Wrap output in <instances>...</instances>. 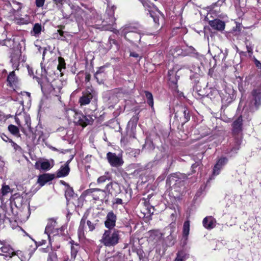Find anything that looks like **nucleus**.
I'll list each match as a JSON object with an SVG mask.
<instances>
[{"mask_svg":"<svg viewBox=\"0 0 261 261\" xmlns=\"http://www.w3.org/2000/svg\"><path fill=\"white\" fill-rule=\"evenodd\" d=\"M26 122H27V124L28 126V127H29V126H30V124H28V121H26Z\"/></svg>","mask_w":261,"mask_h":261,"instance_id":"obj_62","label":"nucleus"},{"mask_svg":"<svg viewBox=\"0 0 261 261\" xmlns=\"http://www.w3.org/2000/svg\"><path fill=\"white\" fill-rule=\"evenodd\" d=\"M59 64L58 65L57 68L59 70L61 71L62 68L65 69L66 63L64 59L62 57H59L58 58Z\"/></svg>","mask_w":261,"mask_h":261,"instance_id":"obj_32","label":"nucleus"},{"mask_svg":"<svg viewBox=\"0 0 261 261\" xmlns=\"http://www.w3.org/2000/svg\"><path fill=\"white\" fill-rule=\"evenodd\" d=\"M144 147L149 149H153L154 148L152 142L149 140L145 141Z\"/></svg>","mask_w":261,"mask_h":261,"instance_id":"obj_36","label":"nucleus"},{"mask_svg":"<svg viewBox=\"0 0 261 261\" xmlns=\"http://www.w3.org/2000/svg\"><path fill=\"white\" fill-rule=\"evenodd\" d=\"M208 23L213 29L219 31H222L225 29V22L219 19H215L213 20H211L209 21Z\"/></svg>","mask_w":261,"mask_h":261,"instance_id":"obj_12","label":"nucleus"},{"mask_svg":"<svg viewBox=\"0 0 261 261\" xmlns=\"http://www.w3.org/2000/svg\"><path fill=\"white\" fill-rule=\"evenodd\" d=\"M216 221L212 216L206 217L202 221L203 226L207 229L214 228L216 226Z\"/></svg>","mask_w":261,"mask_h":261,"instance_id":"obj_14","label":"nucleus"},{"mask_svg":"<svg viewBox=\"0 0 261 261\" xmlns=\"http://www.w3.org/2000/svg\"><path fill=\"white\" fill-rule=\"evenodd\" d=\"M254 64L258 68H261L260 62L256 59H254Z\"/></svg>","mask_w":261,"mask_h":261,"instance_id":"obj_44","label":"nucleus"},{"mask_svg":"<svg viewBox=\"0 0 261 261\" xmlns=\"http://www.w3.org/2000/svg\"><path fill=\"white\" fill-rule=\"evenodd\" d=\"M10 142L12 143V146L14 147L15 149H16V147H18V145L14 142L12 140H10Z\"/></svg>","mask_w":261,"mask_h":261,"instance_id":"obj_50","label":"nucleus"},{"mask_svg":"<svg viewBox=\"0 0 261 261\" xmlns=\"http://www.w3.org/2000/svg\"><path fill=\"white\" fill-rule=\"evenodd\" d=\"M88 214H85L80 221V226L78 229V234L80 237H83L84 235V226L86 222L90 231H93L97 226L98 220H94L93 221L87 220Z\"/></svg>","mask_w":261,"mask_h":261,"instance_id":"obj_4","label":"nucleus"},{"mask_svg":"<svg viewBox=\"0 0 261 261\" xmlns=\"http://www.w3.org/2000/svg\"><path fill=\"white\" fill-rule=\"evenodd\" d=\"M56 226V222L54 220H49L45 230V232L47 234L48 238L50 237L51 234H54L56 232L55 228Z\"/></svg>","mask_w":261,"mask_h":261,"instance_id":"obj_17","label":"nucleus"},{"mask_svg":"<svg viewBox=\"0 0 261 261\" xmlns=\"http://www.w3.org/2000/svg\"><path fill=\"white\" fill-rule=\"evenodd\" d=\"M1 137L5 142H8V141L10 142V140H11L6 135H5L4 134H2L1 135Z\"/></svg>","mask_w":261,"mask_h":261,"instance_id":"obj_42","label":"nucleus"},{"mask_svg":"<svg viewBox=\"0 0 261 261\" xmlns=\"http://www.w3.org/2000/svg\"><path fill=\"white\" fill-rule=\"evenodd\" d=\"M113 183L110 182L107 185L105 190L98 188L89 189L84 191V194L86 196H91L94 200L108 202L110 194V188H112Z\"/></svg>","mask_w":261,"mask_h":261,"instance_id":"obj_1","label":"nucleus"},{"mask_svg":"<svg viewBox=\"0 0 261 261\" xmlns=\"http://www.w3.org/2000/svg\"><path fill=\"white\" fill-rule=\"evenodd\" d=\"M246 45L248 53L250 54H252L253 50L252 45H251L250 44H248L247 41L246 42Z\"/></svg>","mask_w":261,"mask_h":261,"instance_id":"obj_41","label":"nucleus"},{"mask_svg":"<svg viewBox=\"0 0 261 261\" xmlns=\"http://www.w3.org/2000/svg\"><path fill=\"white\" fill-rule=\"evenodd\" d=\"M58 32L61 36H62L63 35L64 32L62 31L58 30Z\"/></svg>","mask_w":261,"mask_h":261,"instance_id":"obj_55","label":"nucleus"},{"mask_svg":"<svg viewBox=\"0 0 261 261\" xmlns=\"http://www.w3.org/2000/svg\"><path fill=\"white\" fill-rule=\"evenodd\" d=\"M187 258L186 253L184 251H180L176 254V257L174 261H185Z\"/></svg>","mask_w":261,"mask_h":261,"instance_id":"obj_26","label":"nucleus"},{"mask_svg":"<svg viewBox=\"0 0 261 261\" xmlns=\"http://www.w3.org/2000/svg\"><path fill=\"white\" fill-rule=\"evenodd\" d=\"M3 30H4V32L1 35L2 36L1 38L3 39V41L4 42L3 44L7 45V41L10 42L11 41H12V38H10V37H7V32L6 31L5 28H4Z\"/></svg>","mask_w":261,"mask_h":261,"instance_id":"obj_30","label":"nucleus"},{"mask_svg":"<svg viewBox=\"0 0 261 261\" xmlns=\"http://www.w3.org/2000/svg\"><path fill=\"white\" fill-rule=\"evenodd\" d=\"M130 56L131 57H135V58H139V59H140V57L139 56V54L135 53V52H132V53H130Z\"/></svg>","mask_w":261,"mask_h":261,"instance_id":"obj_45","label":"nucleus"},{"mask_svg":"<svg viewBox=\"0 0 261 261\" xmlns=\"http://www.w3.org/2000/svg\"><path fill=\"white\" fill-rule=\"evenodd\" d=\"M73 191L72 189H68L66 191V193H65V196L66 197V199H67V204H69V200H68V198L67 197L68 196H71L73 195Z\"/></svg>","mask_w":261,"mask_h":261,"instance_id":"obj_38","label":"nucleus"},{"mask_svg":"<svg viewBox=\"0 0 261 261\" xmlns=\"http://www.w3.org/2000/svg\"><path fill=\"white\" fill-rule=\"evenodd\" d=\"M198 165L197 164H194L192 165L191 167L192 168V172H194L195 170L194 169L197 168L198 167Z\"/></svg>","mask_w":261,"mask_h":261,"instance_id":"obj_51","label":"nucleus"},{"mask_svg":"<svg viewBox=\"0 0 261 261\" xmlns=\"http://www.w3.org/2000/svg\"><path fill=\"white\" fill-rule=\"evenodd\" d=\"M138 120V116H134L128 122V126L131 127L132 130H134L136 127Z\"/></svg>","mask_w":261,"mask_h":261,"instance_id":"obj_25","label":"nucleus"},{"mask_svg":"<svg viewBox=\"0 0 261 261\" xmlns=\"http://www.w3.org/2000/svg\"><path fill=\"white\" fill-rule=\"evenodd\" d=\"M80 249V246L78 244L72 243L71 242V257L70 258V261H74L77 253Z\"/></svg>","mask_w":261,"mask_h":261,"instance_id":"obj_20","label":"nucleus"},{"mask_svg":"<svg viewBox=\"0 0 261 261\" xmlns=\"http://www.w3.org/2000/svg\"><path fill=\"white\" fill-rule=\"evenodd\" d=\"M241 143V140L239 138L236 139V146L232 148L231 151H236L239 149V145Z\"/></svg>","mask_w":261,"mask_h":261,"instance_id":"obj_39","label":"nucleus"},{"mask_svg":"<svg viewBox=\"0 0 261 261\" xmlns=\"http://www.w3.org/2000/svg\"><path fill=\"white\" fill-rule=\"evenodd\" d=\"M117 216L113 211L109 212L106 217L105 225L109 229H112L116 225Z\"/></svg>","mask_w":261,"mask_h":261,"instance_id":"obj_10","label":"nucleus"},{"mask_svg":"<svg viewBox=\"0 0 261 261\" xmlns=\"http://www.w3.org/2000/svg\"><path fill=\"white\" fill-rule=\"evenodd\" d=\"M8 129L11 134L15 136H17L19 133L18 128L16 126L12 124L9 125Z\"/></svg>","mask_w":261,"mask_h":261,"instance_id":"obj_31","label":"nucleus"},{"mask_svg":"<svg viewBox=\"0 0 261 261\" xmlns=\"http://www.w3.org/2000/svg\"><path fill=\"white\" fill-rule=\"evenodd\" d=\"M64 0H54V2L57 4H62Z\"/></svg>","mask_w":261,"mask_h":261,"instance_id":"obj_49","label":"nucleus"},{"mask_svg":"<svg viewBox=\"0 0 261 261\" xmlns=\"http://www.w3.org/2000/svg\"><path fill=\"white\" fill-rule=\"evenodd\" d=\"M142 4H143V5L144 7L145 8V10L149 12L150 17L154 18L153 13L152 11L151 10V8H152V7H153V6L151 4H149L145 1H142Z\"/></svg>","mask_w":261,"mask_h":261,"instance_id":"obj_27","label":"nucleus"},{"mask_svg":"<svg viewBox=\"0 0 261 261\" xmlns=\"http://www.w3.org/2000/svg\"><path fill=\"white\" fill-rule=\"evenodd\" d=\"M33 32L35 36L38 35L41 31V25L39 23H35L33 27Z\"/></svg>","mask_w":261,"mask_h":261,"instance_id":"obj_33","label":"nucleus"},{"mask_svg":"<svg viewBox=\"0 0 261 261\" xmlns=\"http://www.w3.org/2000/svg\"><path fill=\"white\" fill-rule=\"evenodd\" d=\"M189 230H190V221L189 220L186 221L183 225V237L186 238V239H187V237L189 233Z\"/></svg>","mask_w":261,"mask_h":261,"instance_id":"obj_24","label":"nucleus"},{"mask_svg":"<svg viewBox=\"0 0 261 261\" xmlns=\"http://www.w3.org/2000/svg\"><path fill=\"white\" fill-rule=\"evenodd\" d=\"M179 110L177 112L175 113V116L179 117L180 115L183 116L182 118L180 117V119L182 118L184 123L188 122L190 119V115L189 114V111L188 110L187 108L184 106H180L178 107Z\"/></svg>","mask_w":261,"mask_h":261,"instance_id":"obj_11","label":"nucleus"},{"mask_svg":"<svg viewBox=\"0 0 261 261\" xmlns=\"http://www.w3.org/2000/svg\"><path fill=\"white\" fill-rule=\"evenodd\" d=\"M10 187L9 186H4L2 187V193L3 195H5L10 192Z\"/></svg>","mask_w":261,"mask_h":261,"instance_id":"obj_37","label":"nucleus"},{"mask_svg":"<svg viewBox=\"0 0 261 261\" xmlns=\"http://www.w3.org/2000/svg\"><path fill=\"white\" fill-rule=\"evenodd\" d=\"M111 175L109 172H106L103 175H102L98 177L97 179V183L100 184L105 182L107 180H111Z\"/></svg>","mask_w":261,"mask_h":261,"instance_id":"obj_23","label":"nucleus"},{"mask_svg":"<svg viewBox=\"0 0 261 261\" xmlns=\"http://www.w3.org/2000/svg\"><path fill=\"white\" fill-rule=\"evenodd\" d=\"M53 177L49 174H44L39 176L38 182L41 186H44L47 182L52 180Z\"/></svg>","mask_w":261,"mask_h":261,"instance_id":"obj_21","label":"nucleus"},{"mask_svg":"<svg viewBox=\"0 0 261 261\" xmlns=\"http://www.w3.org/2000/svg\"><path fill=\"white\" fill-rule=\"evenodd\" d=\"M21 56L20 49H14L11 55V62L13 69H18L20 63V59Z\"/></svg>","mask_w":261,"mask_h":261,"instance_id":"obj_9","label":"nucleus"},{"mask_svg":"<svg viewBox=\"0 0 261 261\" xmlns=\"http://www.w3.org/2000/svg\"><path fill=\"white\" fill-rule=\"evenodd\" d=\"M145 96L147 99L148 104L151 107H153V99L152 94L148 91H145Z\"/></svg>","mask_w":261,"mask_h":261,"instance_id":"obj_29","label":"nucleus"},{"mask_svg":"<svg viewBox=\"0 0 261 261\" xmlns=\"http://www.w3.org/2000/svg\"><path fill=\"white\" fill-rule=\"evenodd\" d=\"M130 33V31L128 30V29H125L123 30V33L124 34V35H125V37L126 38V35L127 34H128V33Z\"/></svg>","mask_w":261,"mask_h":261,"instance_id":"obj_47","label":"nucleus"},{"mask_svg":"<svg viewBox=\"0 0 261 261\" xmlns=\"http://www.w3.org/2000/svg\"><path fill=\"white\" fill-rule=\"evenodd\" d=\"M45 0H35L36 5L37 7H42L44 4Z\"/></svg>","mask_w":261,"mask_h":261,"instance_id":"obj_40","label":"nucleus"},{"mask_svg":"<svg viewBox=\"0 0 261 261\" xmlns=\"http://www.w3.org/2000/svg\"><path fill=\"white\" fill-rule=\"evenodd\" d=\"M90 79V74H87L85 77V81L89 82Z\"/></svg>","mask_w":261,"mask_h":261,"instance_id":"obj_52","label":"nucleus"},{"mask_svg":"<svg viewBox=\"0 0 261 261\" xmlns=\"http://www.w3.org/2000/svg\"><path fill=\"white\" fill-rule=\"evenodd\" d=\"M41 89L52 96H59L62 89L61 83L60 81H54L51 83L47 82L46 83L40 84Z\"/></svg>","mask_w":261,"mask_h":261,"instance_id":"obj_3","label":"nucleus"},{"mask_svg":"<svg viewBox=\"0 0 261 261\" xmlns=\"http://www.w3.org/2000/svg\"><path fill=\"white\" fill-rule=\"evenodd\" d=\"M44 74H45V73L47 74V72L46 71L45 69H44Z\"/></svg>","mask_w":261,"mask_h":261,"instance_id":"obj_61","label":"nucleus"},{"mask_svg":"<svg viewBox=\"0 0 261 261\" xmlns=\"http://www.w3.org/2000/svg\"><path fill=\"white\" fill-rule=\"evenodd\" d=\"M104 67H100L94 74V77L96 79L97 81L99 83L101 82L99 81V75L103 72Z\"/></svg>","mask_w":261,"mask_h":261,"instance_id":"obj_35","label":"nucleus"},{"mask_svg":"<svg viewBox=\"0 0 261 261\" xmlns=\"http://www.w3.org/2000/svg\"><path fill=\"white\" fill-rule=\"evenodd\" d=\"M114 204H122V200L120 198H117L115 199Z\"/></svg>","mask_w":261,"mask_h":261,"instance_id":"obj_43","label":"nucleus"},{"mask_svg":"<svg viewBox=\"0 0 261 261\" xmlns=\"http://www.w3.org/2000/svg\"><path fill=\"white\" fill-rule=\"evenodd\" d=\"M206 96L209 97V96H210V94H207L206 95Z\"/></svg>","mask_w":261,"mask_h":261,"instance_id":"obj_64","label":"nucleus"},{"mask_svg":"<svg viewBox=\"0 0 261 261\" xmlns=\"http://www.w3.org/2000/svg\"><path fill=\"white\" fill-rule=\"evenodd\" d=\"M6 6V8H7L8 10H9V11H10L12 10V8H11V5H10V3H8V4H6V6Z\"/></svg>","mask_w":261,"mask_h":261,"instance_id":"obj_48","label":"nucleus"},{"mask_svg":"<svg viewBox=\"0 0 261 261\" xmlns=\"http://www.w3.org/2000/svg\"><path fill=\"white\" fill-rule=\"evenodd\" d=\"M0 250L2 252L7 253L6 255L12 256L17 254L18 255V252H15L13 249L9 245L3 244L0 241Z\"/></svg>","mask_w":261,"mask_h":261,"instance_id":"obj_16","label":"nucleus"},{"mask_svg":"<svg viewBox=\"0 0 261 261\" xmlns=\"http://www.w3.org/2000/svg\"><path fill=\"white\" fill-rule=\"evenodd\" d=\"M187 178V176L186 175L180 173H176L169 176L166 180V182L170 185H175L181 181H184Z\"/></svg>","mask_w":261,"mask_h":261,"instance_id":"obj_7","label":"nucleus"},{"mask_svg":"<svg viewBox=\"0 0 261 261\" xmlns=\"http://www.w3.org/2000/svg\"><path fill=\"white\" fill-rule=\"evenodd\" d=\"M93 98V95L89 91L83 93V95L80 98L79 103L81 106H85L89 104Z\"/></svg>","mask_w":261,"mask_h":261,"instance_id":"obj_15","label":"nucleus"},{"mask_svg":"<svg viewBox=\"0 0 261 261\" xmlns=\"http://www.w3.org/2000/svg\"><path fill=\"white\" fill-rule=\"evenodd\" d=\"M73 158H74V155H73V154L71 155L70 160H71L72 161V160L73 159Z\"/></svg>","mask_w":261,"mask_h":261,"instance_id":"obj_58","label":"nucleus"},{"mask_svg":"<svg viewBox=\"0 0 261 261\" xmlns=\"http://www.w3.org/2000/svg\"><path fill=\"white\" fill-rule=\"evenodd\" d=\"M47 261H57V254L54 252H51L48 254Z\"/></svg>","mask_w":261,"mask_h":261,"instance_id":"obj_34","label":"nucleus"},{"mask_svg":"<svg viewBox=\"0 0 261 261\" xmlns=\"http://www.w3.org/2000/svg\"><path fill=\"white\" fill-rule=\"evenodd\" d=\"M228 160L226 158H220L216 165L214 166L213 169V174L214 175H218L222 167L227 163Z\"/></svg>","mask_w":261,"mask_h":261,"instance_id":"obj_13","label":"nucleus"},{"mask_svg":"<svg viewBox=\"0 0 261 261\" xmlns=\"http://www.w3.org/2000/svg\"><path fill=\"white\" fill-rule=\"evenodd\" d=\"M86 158L88 159L89 158V156H88V155H87V156L86 157Z\"/></svg>","mask_w":261,"mask_h":261,"instance_id":"obj_63","label":"nucleus"},{"mask_svg":"<svg viewBox=\"0 0 261 261\" xmlns=\"http://www.w3.org/2000/svg\"><path fill=\"white\" fill-rule=\"evenodd\" d=\"M110 11L109 14L111 16H113L114 14V7H112L110 10H107V12Z\"/></svg>","mask_w":261,"mask_h":261,"instance_id":"obj_46","label":"nucleus"},{"mask_svg":"<svg viewBox=\"0 0 261 261\" xmlns=\"http://www.w3.org/2000/svg\"><path fill=\"white\" fill-rule=\"evenodd\" d=\"M168 77L171 86L173 89H176L177 88V82L179 76L175 74L174 70H170L168 71Z\"/></svg>","mask_w":261,"mask_h":261,"instance_id":"obj_18","label":"nucleus"},{"mask_svg":"<svg viewBox=\"0 0 261 261\" xmlns=\"http://www.w3.org/2000/svg\"><path fill=\"white\" fill-rule=\"evenodd\" d=\"M107 158L108 162L111 166L119 167L123 165V161L121 156H118L115 153L109 152L107 154Z\"/></svg>","mask_w":261,"mask_h":261,"instance_id":"obj_6","label":"nucleus"},{"mask_svg":"<svg viewBox=\"0 0 261 261\" xmlns=\"http://www.w3.org/2000/svg\"><path fill=\"white\" fill-rule=\"evenodd\" d=\"M70 171L69 167L67 166L62 165L57 172V176L59 177H65L68 175Z\"/></svg>","mask_w":261,"mask_h":261,"instance_id":"obj_22","label":"nucleus"},{"mask_svg":"<svg viewBox=\"0 0 261 261\" xmlns=\"http://www.w3.org/2000/svg\"><path fill=\"white\" fill-rule=\"evenodd\" d=\"M242 118L239 116L233 123V132L234 134H239L242 131Z\"/></svg>","mask_w":261,"mask_h":261,"instance_id":"obj_19","label":"nucleus"},{"mask_svg":"<svg viewBox=\"0 0 261 261\" xmlns=\"http://www.w3.org/2000/svg\"><path fill=\"white\" fill-rule=\"evenodd\" d=\"M17 81V77L14 71L10 72L7 77V81L11 85L15 84Z\"/></svg>","mask_w":261,"mask_h":261,"instance_id":"obj_28","label":"nucleus"},{"mask_svg":"<svg viewBox=\"0 0 261 261\" xmlns=\"http://www.w3.org/2000/svg\"><path fill=\"white\" fill-rule=\"evenodd\" d=\"M46 50V48H44V51H43V57L45 56V54Z\"/></svg>","mask_w":261,"mask_h":261,"instance_id":"obj_57","label":"nucleus"},{"mask_svg":"<svg viewBox=\"0 0 261 261\" xmlns=\"http://www.w3.org/2000/svg\"><path fill=\"white\" fill-rule=\"evenodd\" d=\"M1 259L4 260V258L3 257V256L2 255H0V260H1Z\"/></svg>","mask_w":261,"mask_h":261,"instance_id":"obj_59","label":"nucleus"},{"mask_svg":"<svg viewBox=\"0 0 261 261\" xmlns=\"http://www.w3.org/2000/svg\"><path fill=\"white\" fill-rule=\"evenodd\" d=\"M54 165L53 160L42 159L36 162L35 167L36 169L44 171L49 170Z\"/></svg>","mask_w":261,"mask_h":261,"instance_id":"obj_8","label":"nucleus"},{"mask_svg":"<svg viewBox=\"0 0 261 261\" xmlns=\"http://www.w3.org/2000/svg\"><path fill=\"white\" fill-rule=\"evenodd\" d=\"M1 14H4L5 15H6V14H5V10H4V9H3V10H1Z\"/></svg>","mask_w":261,"mask_h":261,"instance_id":"obj_56","label":"nucleus"},{"mask_svg":"<svg viewBox=\"0 0 261 261\" xmlns=\"http://www.w3.org/2000/svg\"><path fill=\"white\" fill-rule=\"evenodd\" d=\"M120 231L118 230H105L100 240L101 243L107 247L114 246L119 243Z\"/></svg>","mask_w":261,"mask_h":261,"instance_id":"obj_2","label":"nucleus"},{"mask_svg":"<svg viewBox=\"0 0 261 261\" xmlns=\"http://www.w3.org/2000/svg\"><path fill=\"white\" fill-rule=\"evenodd\" d=\"M250 108L255 111L261 106V91L259 89H254L251 92Z\"/></svg>","mask_w":261,"mask_h":261,"instance_id":"obj_5","label":"nucleus"},{"mask_svg":"<svg viewBox=\"0 0 261 261\" xmlns=\"http://www.w3.org/2000/svg\"><path fill=\"white\" fill-rule=\"evenodd\" d=\"M114 186H116V187H118V184L116 182H115L114 184Z\"/></svg>","mask_w":261,"mask_h":261,"instance_id":"obj_60","label":"nucleus"},{"mask_svg":"<svg viewBox=\"0 0 261 261\" xmlns=\"http://www.w3.org/2000/svg\"><path fill=\"white\" fill-rule=\"evenodd\" d=\"M109 42H110V43L111 44V43H114L115 44V42H116V41L114 40V39H109Z\"/></svg>","mask_w":261,"mask_h":261,"instance_id":"obj_54","label":"nucleus"},{"mask_svg":"<svg viewBox=\"0 0 261 261\" xmlns=\"http://www.w3.org/2000/svg\"><path fill=\"white\" fill-rule=\"evenodd\" d=\"M71 160L69 159L65 163V164L64 165L65 166H67V167H69V164H70V163L71 162Z\"/></svg>","mask_w":261,"mask_h":261,"instance_id":"obj_53","label":"nucleus"}]
</instances>
